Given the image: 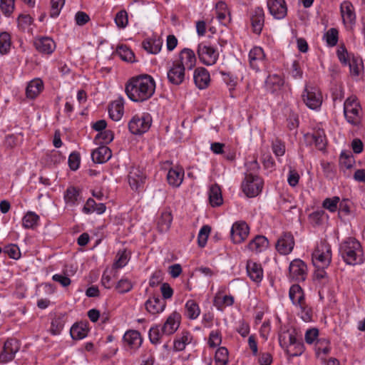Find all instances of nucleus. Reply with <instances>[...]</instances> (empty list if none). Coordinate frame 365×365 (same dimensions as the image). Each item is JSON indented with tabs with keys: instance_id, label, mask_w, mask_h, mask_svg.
Returning a JSON list of instances; mask_svg holds the SVG:
<instances>
[{
	"instance_id": "50",
	"label": "nucleus",
	"mask_w": 365,
	"mask_h": 365,
	"mask_svg": "<svg viewBox=\"0 0 365 365\" xmlns=\"http://www.w3.org/2000/svg\"><path fill=\"white\" fill-rule=\"evenodd\" d=\"M331 348L329 346V341L326 339H319L315 344L316 354L319 356L321 354L324 355L330 352Z\"/></svg>"
},
{
	"instance_id": "60",
	"label": "nucleus",
	"mask_w": 365,
	"mask_h": 365,
	"mask_svg": "<svg viewBox=\"0 0 365 365\" xmlns=\"http://www.w3.org/2000/svg\"><path fill=\"white\" fill-rule=\"evenodd\" d=\"M65 4V0H51V12L50 16L52 18L58 16L61 12L63 6Z\"/></svg>"
},
{
	"instance_id": "1",
	"label": "nucleus",
	"mask_w": 365,
	"mask_h": 365,
	"mask_svg": "<svg viewBox=\"0 0 365 365\" xmlns=\"http://www.w3.org/2000/svg\"><path fill=\"white\" fill-rule=\"evenodd\" d=\"M155 91V81L148 74L130 78L125 84V91L130 100L142 103L150 99Z\"/></svg>"
},
{
	"instance_id": "3",
	"label": "nucleus",
	"mask_w": 365,
	"mask_h": 365,
	"mask_svg": "<svg viewBox=\"0 0 365 365\" xmlns=\"http://www.w3.org/2000/svg\"><path fill=\"white\" fill-rule=\"evenodd\" d=\"M344 116L351 125H358L361 122V108L356 97H349L344 103Z\"/></svg>"
},
{
	"instance_id": "62",
	"label": "nucleus",
	"mask_w": 365,
	"mask_h": 365,
	"mask_svg": "<svg viewBox=\"0 0 365 365\" xmlns=\"http://www.w3.org/2000/svg\"><path fill=\"white\" fill-rule=\"evenodd\" d=\"M0 9L5 15H10L14 10V0H0Z\"/></svg>"
},
{
	"instance_id": "25",
	"label": "nucleus",
	"mask_w": 365,
	"mask_h": 365,
	"mask_svg": "<svg viewBox=\"0 0 365 365\" xmlns=\"http://www.w3.org/2000/svg\"><path fill=\"white\" fill-rule=\"evenodd\" d=\"M111 156L110 149L106 145L100 146L91 153L92 160L96 163H104L107 162Z\"/></svg>"
},
{
	"instance_id": "36",
	"label": "nucleus",
	"mask_w": 365,
	"mask_h": 365,
	"mask_svg": "<svg viewBox=\"0 0 365 365\" xmlns=\"http://www.w3.org/2000/svg\"><path fill=\"white\" fill-rule=\"evenodd\" d=\"M265 85L268 90L274 92L279 90L284 85V80L277 74L269 75L266 79Z\"/></svg>"
},
{
	"instance_id": "8",
	"label": "nucleus",
	"mask_w": 365,
	"mask_h": 365,
	"mask_svg": "<svg viewBox=\"0 0 365 365\" xmlns=\"http://www.w3.org/2000/svg\"><path fill=\"white\" fill-rule=\"evenodd\" d=\"M286 334L288 335V342L284 341V344L286 346L287 354L291 357L301 356L304 351L303 342L297 339L294 331L284 333V339L286 338Z\"/></svg>"
},
{
	"instance_id": "7",
	"label": "nucleus",
	"mask_w": 365,
	"mask_h": 365,
	"mask_svg": "<svg viewBox=\"0 0 365 365\" xmlns=\"http://www.w3.org/2000/svg\"><path fill=\"white\" fill-rule=\"evenodd\" d=\"M197 53L200 61L206 66L214 65L218 58L219 53L212 46L201 43L197 46Z\"/></svg>"
},
{
	"instance_id": "22",
	"label": "nucleus",
	"mask_w": 365,
	"mask_h": 365,
	"mask_svg": "<svg viewBox=\"0 0 365 365\" xmlns=\"http://www.w3.org/2000/svg\"><path fill=\"white\" fill-rule=\"evenodd\" d=\"M193 78L194 82L198 88H206L209 86L210 81V73L203 67L197 68L194 71Z\"/></svg>"
},
{
	"instance_id": "28",
	"label": "nucleus",
	"mask_w": 365,
	"mask_h": 365,
	"mask_svg": "<svg viewBox=\"0 0 365 365\" xmlns=\"http://www.w3.org/2000/svg\"><path fill=\"white\" fill-rule=\"evenodd\" d=\"M143 47L148 53L156 54L161 50L163 40L160 38H148L143 41Z\"/></svg>"
},
{
	"instance_id": "33",
	"label": "nucleus",
	"mask_w": 365,
	"mask_h": 365,
	"mask_svg": "<svg viewBox=\"0 0 365 365\" xmlns=\"http://www.w3.org/2000/svg\"><path fill=\"white\" fill-rule=\"evenodd\" d=\"M247 272L248 276L254 282H260L262 279L263 271L260 264L249 261L247 264Z\"/></svg>"
},
{
	"instance_id": "63",
	"label": "nucleus",
	"mask_w": 365,
	"mask_h": 365,
	"mask_svg": "<svg viewBox=\"0 0 365 365\" xmlns=\"http://www.w3.org/2000/svg\"><path fill=\"white\" fill-rule=\"evenodd\" d=\"M272 148L273 153L275 154L277 157H280L284 155L285 153V145L279 139H276L272 142Z\"/></svg>"
},
{
	"instance_id": "46",
	"label": "nucleus",
	"mask_w": 365,
	"mask_h": 365,
	"mask_svg": "<svg viewBox=\"0 0 365 365\" xmlns=\"http://www.w3.org/2000/svg\"><path fill=\"white\" fill-rule=\"evenodd\" d=\"M347 65L349 66L351 74L355 76H358L364 68L362 60L359 57L352 56Z\"/></svg>"
},
{
	"instance_id": "38",
	"label": "nucleus",
	"mask_w": 365,
	"mask_h": 365,
	"mask_svg": "<svg viewBox=\"0 0 365 365\" xmlns=\"http://www.w3.org/2000/svg\"><path fill=\"white\" fill-rule=\"evenodd\" d=\"M66 321V316L64 314H61L56 316L51 322L50 332L53 335H58L63 330Z\"/></svg>"
},
{
	"instance_id": "29",
	"label": "nucleus",
	"mask_w": 365,
	"mask_h": 365,
	"mask_svg": "<svg viewBox=\"0 0 365 365\" xmlns=\"http://www.w3.org/2000/svg\"><path fill=\"white\" fill-rule=\"evenodd\" d=\"M269 245L267 239L262 235L256 236L247 245L249 250L256 253L265 250Z\"/></svg>"
},
{
	"instance_id": "52",
	"label": "nucleus",
	"mask_w": 365,
	"mask_h": 365,
	"mask_svg": "<svg viewBox=\"0 0 365 365\" xmlns=\"http://www.w3.org/2000/svg\"><path fill=\"white\" fill-rule=\"evenodd\" d=\"M210 232L211 227L209 225H204L201 227L197 236L199 247H204L206 245Z\"/></svg>"
},
{
	"instance_id": "57",
	"label": "nucleus",
	"mask_w": 365,
	"mask_h": 365,
	"mask_svg": "<svg viewBox=\"0 0 365 365\" xmlns=\"http://www.w3.org/2000/svg\"><path fill=\"white\" fill-rule=\"evenodd\" d=\"M10 36L6 32L0 34V53H6L10 48Z\"/></svg>"
},
{
	"instance_id": "61",
	"label": "nucleus",
	"mask_w": 365,
	"mask_h": 365,
	"mask_svg": "<svg viewBox=\"0 0 365 365\" xmlns=\"http://www.w3.org/2000/svg\"><path fill=\"white\" fill-rule=\"evenodd\" d=\"M115 22L119 28H125L128 23L127 12L125 10L118 12L115 18Z\"/></svg>"
},
{
	"instance_id": "11",
	"label": "nucleus",
	"mask_w": 365,
	"mask_h": 365,
	"mask_svg": "<svg viewBox=\"0 0 365 365\" xmlns=\"http://www.w3.org/2000/svg\"><path fill=\"white\" fill-rule=\"evenodd\" d=\"M20 348L18 341L15 339H7L4 344L3 350L0 353V362L7 363L14 359L15 354Z\"/></svg>"
},
{
	"instance_id": "20",
	"label": "nucleus",
	"mask_w": 365,
	"mask_h": 365,
	"mask_svg": "<svg viewBox=\"0 0 365 365\" xmlns=\"http://www.w3.org/2000/svg\"><path fill=\"white\" fill-rule=\"evenodd\" d=\"M34 45L38 52L43 54H51L56 48L55 42L49 37L36 38L34 41Z\"/></svg>"
},
{
	"instance_id": "16",
	"label": "nucleus",
	"mask_w": 365,
	"mask_h": 365,
	"mask_svg": "<svg viewBox=\"0 0 365 365\" xmlns=\"http://www.w3.org/2000/svg\"><path fill=\"white\" fill-rule=\"evenodd\" d=\"M174 62L185 69L192 70L195 66L196 57L192 49L185 48L180 52L179 59Z\"/></svg>"
},
{
	"instance_id": "35",
	"label": "nucleus",
	"mask_w": 365,
	"mask_h": 365,
	"mask_svg": "<svg viewBox=\"0 0 365 365\" xmlns=\"http://www.w3.org/2000/svg\"><path fill=\"white\" fill-rule=\"evenodd\" d=\"M88 332V329L86 324L76 323L73 324L70 330V334L73 339L79 340L85 338Z\"/></svg>"
},
{
	"instance_id": "48",
	"label": "nucleus",
	"mask_w": 365,
	"mask_h": 365,
	"mask_svg": "<svg viewBox=\"0 0 365 365\" xmlns=\"http://www.w3.org/2000/svg\"><path fill=\"white\" fill-rule=\"evenodd\" d=\"M38 220V215L33 212H29L22 219L23 226L26 229H32L37 225Z\"/></svg>"
},
{
	"instance_id": "15",
	"label": "nucleus",
	"mask_w": 365,
	"mask_h": 365,
	"mask_svg": "<svg viewBox=\"0 0 365 365\" xmlns=\"http://www.w3.org/2000/svg\"><path fill=\"white\" fill-rule=\"evenodd\" d=\"M250 21L252 31L256 34H261L264 24V12L262 7L257 6L251 10Z\"/></svg>"
},
{
	"instance_id": "5",
	"label": "nucleus",
	"mask_w": 365,
	"mask_h": 365,
	"mask_svg": "<svg viewBox=\"0 0 365 365\" xmlns=\"http://www.w3.org/2000/svg\"><path fill=\"white\" fill-rule=\"evenodd\" d=\"M331 260V246L325 242H322L312 253L313 263L317 267L326 268L329 265Z\"/></svg>"
},
{
	"instance_id": "18",
	"label": "nucleus",
	"mask_w": 365,
	"mask_h": 365,
	"mask_svg": "<svg viewBox=\"0 0 365 365\" xmlns=\"http://www.w3.org/2000/svg\"><path fill=\"white\" fill-rule=\"evenodd\" d=\"M185 68L173 62V66L168 71V79L173 85H180L185 80Z\"/></svg>"
},
{
	"instance_id": "12",
	"label": "nucleus",
	"mask_w": 365,
	"mask_h": 365,
	"mask_svg": "<svg viewBox=\"0 0 365 365\" xmlns=\"http://www.w3.org/2000/svg\"><path fill=\"white\" fill-rule=\"evenodd\" d=\"M294 246L293 235L289 232H284L279 237L276 243V250L280 255L289 254Z\"/></svg>"
},
{
	"instance_id": "27",
	"label": "nucleus",
	"mask_w": 365,
	"mask_h": 365,
	"mask_svg": "<svg viewBox=\"0 0 365 365\" xmlns=\"http://www.w3.org/2000/svg\"><path fill=\"white\" fill-rule=\"evenodd\" d=\"M215 10L217 17L222 24L227 25L230 22V13L227 5L224 1L217 2L215 6Z\"/></svg>"
},
{
	"instance_id": "32",
	"label": "nucleus",
	"mask_w": 365,
	"mask_h": 365,
	"mask_svg": "<svg viewBox=\"0 0 365 365\" xmlns=\"http://www.w3.org/2000/svg\"><path fill=\"white\" fill-rule=\"evenodd\" d=\"M289 297L294 306L302 304V303L305 302L304 291L299 284L291 286Z\"/></svg>"
},
{
	"instance_id": "6",
	"label": "nucleus",
	"mask_w": 365,
	"mask_h": 365,
	"mask_svg": "<svg viewBox=\"0 0 365 365\" xmlns=\"http://www.w3.org/2000/svg\"><path fill=\"white\" fill-rule=\"evenodd\" d=\"M151 125L148 115H134L128 123V129L133 135H141L147 132Z\"/></svg>"
},
{
	"instance_id": "23",
	"label": "nucleus",
	"mask_w": 365,
	"mask_h": 365,
	"mask_svg": "<svg viewBox=\"0 0 365 365\" xmlns=\"http://www.w3.org/2000/svg\"><path fill=\"white\" fill-rule=\"evenodd\" d=\"M165 301L160 299L159 297L150 298L145 303L146 310L152 314L162 312L165 309Z\"/></svg>"
},
{
	"instance_id": "17",
	"label": "nucleus",
	"mask_w": 365,
	"mask_h": 365,
	"mask_svg": "<svg viewBox=\"0 0 365 365\" xmlns=\"http://www.w3.org/2000/svg\"><path fill=\"white\" fill-rule=\"evenodd\" d=\"M181 321V315L173 312L167 318L166 321L162 327V333L165 335H171L174 334L180 327Z\"/></svg>"
},
{
	"instance_id": "54",
	"label": "nucleus",
	"mask_w": 365,
	"mask_h": 365,
	"mask_svg": "<svg viewBox=\"0 0 365 365\" xmlns=\"http://www.w3.org/2000/svg\"><path fill=\"white\" fill-rule=\"evenodd\" d=\"M340 198L339 197H333L332 198H326L322 203V207L328 210L331 212H334L338 209Z\"/></svg>"
},
{
	"instance_id": "40",
	"label": "nucleus",
	"mask_w": 365,
	"mask_h": 365,
	"mask_svg": "<svg viewBox=\"0 0 365 365\" xmlns=\"http://www.w3.org/2000/svg\"><path fill=\"white\" fill-rule=\"evenodd\" d=\"M173 221V216L170 211H164L158 221V228L160 232H167L171 225Z\"/></svg>"
},
{
	"instance_id": "30",
	"label": "nucleus",
	"mask_w": 365,
	"mask_h": 365,
	"mask_svg": "<svg viewBox=\"0 0 365 365\" xmlns=\"http://www.w3.org/2000/svg\"><path fill=\"white\" fill-rule=\"evenodd\" d=\"M184 170L182 168H171L167 175L168 183L175 187H179L182 184Z\"/></svg>"
},
{
	"instance_id": "14",
	"label": "nucleus",
	"mask_w": 365,
	"mask_h": 365,
	"mask_svg": "<svg viewBox=\"0 0 365 365\" xmlns=\"http://www.w3.org/2000/svg\"><path fill=\"white\" fill-rule=\"evenodd\" d=\"M250 228L245 222H237L233 224L230 235L234 243L238 244L243 242L249 235Z\"/></svg>"
},
{
	"instance_id": "58",
	"label": "nucleus",
	"mask_w": 365,
	"mask_h": 365,
	"mask_svg": "<svg viewBox=\"0 0 365 365\" xmlns=\"http://www.w3.org/2000/svg\"><path fill=\"white\" fill-rule=\"evenodd\" d=\"M163 334L162 329H160L158 326L151 327L148 334L150 342L153 344L160 343Z\"/></svg>"
},
{
	"instance_id": "56",
	"label": "nucleus",
	"mask_w": 365,
	"mask_h": 365,
	"mask_svg": "<svg viewBox=\"0 0 365 365\" xmlns=\"http://www.w3.org/2000/svg\"><path fill=\"white\" fill-rule=\"evenodd\" d=\"M113 133L110 130H105L97 134L95 140L99 143L108 144L113 140Z\"/></svg>"
},
{
	"instance_id": "44",
	"label": "nucleus",
	"mask_w": 365,
	"mask_h": 365,
	"mask_svg": "<svg viewBox=\"0 0 365 365\" xmlns=\"http://www.w3.org/2000/svg\"><path fill=\"white\" fill-rule=\"evenodd\" d=\"M128 256L125 253V251L123 252H118L116 256V259L115 262L113 264L112 270L111 272H113V277H117V272L118 269L120 268H122L125 267L128 263Z\"/></svg>"
},
{
	"instance_id": "24",
	"label": "nucleus",
	"mask_w": 365,
	"mask_h": 365,
	"mask_svg": "<svg viewBox=\"0 0 365 365\" xmlns=\"http://www.w3.org/2000/svg\"><path fill=\"white\" fill-rule=\"evenodd\" d=\"M342 19L344 24H353L355 23L356 14L352 4L344 1L340 6Z\"/></svg>"
},
{
	"instance_id": "31",
	"label": "nucleus",
	"mask_w": 365,
	"mask_h": 365,
	"mask_svg": "<svg viewBox=\"0 0 365 365\" xmlns=\"http://www.w3.org/2000/svg\"><path fill=\"white\" fill-rule=\"evenodd\" d=\"M43 83L39 78H36L29 82L28 84L26 93L29 98H35L43 90Z\"/></svg>"
},
{
	"instance_id": "59",
	"label": "nucleus",
	"mask_w": 365,
	"mask_h": 365,
	"mask_svg": "<svg viewBox=\"0 0 365 365\" xmlns=\"http://www.w3.org/2000/svg\"><path fill=\"white\" fill-rule=\"evenodd\" d=\"M216 362L226 365L228 362V350L225 347H220L215 355Z\"/></svg>"
},
{
	"instance_id": "2",
	"label": "nucleus",
	"mask_w": 365,
	"mask_h": 365,
	"mask_svg": "<svg viewBox=\"0 0 365 365\" xmlns=\"http://www.w3.org/2000/svg\"><path fill=\"white\" fill-rule=\"evenodd\" d=\"M340 252L348 264H360L364 261L362 247L355 238L351 237L343 242L340 245Z\"/></svg>"
},
{
	"instance_id": "49",
	"label": "nucleus",
	"mask_w": 365,
	"mask_h": 365,
	"mask_svg": "<svg viewBox=\"0 0 365 365\" xmlns=\"http://www.w3.org/2000/svg\"><path fill=\"white\" fill-rule=\"evenodd\" d=\"M339 163L341 167L350 169L355 163V160L350 151H342L340 155Z\"/></svg>"
},
{
	"instance_id": "13",
	"label": "nucleus",
	"mask_w": 365,
	"mask_h": 365,
	"mask_svg": "<svg viewBox=\"0 0 365 365\" xmlns=\"http://www.w3.org/2000/svg\"><path fill=\"white\" fill-rule=\"evenodd\" d=\"M267 8L270 14L276 19H284L287 14L285 0H267Z\"/></svg>"
},
{
	"instance_id": "10",
	"label": "nucleus",
	"mask_w": 365,
	"mask_h": 365,
	"mask_svg": "<svg viewBox=\"0 0 365 365\" xmlns=\"http://www.w3.org/2000/svg\"><path fill=\"white\" fill-rule=\"evenodd\" d=\"M289 277L295 281H304L307 274L306 264L299 259L292 260L289 267Z\"/></svg>"
},
{
	"instance_id": "19",
	"label": "nucleus",
	"mask_w": 365,
	"mask_h": 365,
	"mask_svg": "<svg viewBox=\"0 0 365 365\" xmlns=\"http://www.w3.org/2000/svg\"><path fill=\"white\" fill-rule=\"evenodd\" d=\"M145 175L139 168H132L128 174V182L133 190H138L145 183Z\"/></svg>"
},
{
	"instance_id": "53",
	"label": "nucleus",
	"mask_w": 365,
	"mask_h": 365,
	"mask_svg": "<svg viewBox=\"0 0 365 365\" xmlns=\"http://www.w3.org/2000/svg\"><path fill=\"white\" fill-rule=\"evenodd\" d=\"M133 287V282L127 278H122L120 279L116 286L115 289L120 294H125L130 292Z\"/></svg>"
},
{
	"instance_id": "37",
	"label": "nucleus",
	"mask_w": 365,
	"mask_h": 365,
	"mask_svg": "<svg viewBox=\"0 0 365 365\" xmlns=\"http://www.w3.org/2000/svg\"><path fill=\"white\" fill-rule=\"evenodd\" d=\"M110 118L115 120H119L123 115V104L120 101H113L108 108Z\"/></svg>"
},
{
	"instance_id": "9",
	"label": "nucleus",
	"mask_w": 365,
	"mask_h": 365,
	"mask_svg": "<svg viewBox=\"0 0 365 365\" xmlns=\"http://www.w3.org/2000/svg\"><path fill=\"white\" fill-rule=\"evenodd\" d=\"M302 98L305 104L313 110L320 107L322 103V94L319 89L314 87H306Z\"/></svg>"
},
{
	"instance_id": "45",
	"label": "nucleus",
	"mask_w": 365,
	"mask_h": 365,
	"mask_svg": "<svg viewBox=\"0 0 365 365\" xmlns=\"http://www.w3.org/2000/svg\"><path fill=\"white\" fill-rule=\"evenodd\" d=\"M116 52L123 61L129 63H133L135 61L134 53L125 45L118 46L117 47Z\"/></svg>"
},
{
	"instance_id": "43",
	"label": "nucleus",
	"mask_w": 365,
	"mask_h": 365,
	"mask_svg": "<svg viewBox=\"0 0 365 365\" xmlns=\"http://www.w3.org/2000/svg\"><path fill=\"white\" fill-rule=\"evenodd\" d=\"M185 315L190 319H195L200 314V309L195 300H188L185 306Z\"/></svg>"
},
{
	"instance_id": "41",
	"label": "nucleus",
	"mask_w": 365,
	"mask_h": 365,
	"mask_svg": "<svg viewBox=\"0 0 365 365\" xmlns=\"http://www.w3.org/2000/svg\"><path fill=\"white\" fill-rule=\"evenodd\" d=\"M311 137L318 150H325L327 146V138L324 130L318 129L314 130Z\"/></svg>"
},
{
	"instance_id": "39",
	"label": "nucleus",
	"mask_w": 365,
	"mask_h": 365,
	"mask_svg": "<svg viewBox=\"0 0 365 365\" xmlns=\"http://www.w3.org/2000/svg\"><path fill=\"white\" fill-rule=\"evenodd\" d=\"M192 339V334L189 331H182L181 336L174 341V350L180 351L185 349L187 344H189Z\"/></svg>"
},
{
	"instance_id": "64",
	"label": "nucleus",
	"mask_w": 365,
	"mask_h": 365,
	"mask_svg": "<svg viewBox=\"0 0 365 365\" xmlns=\"http://www.w3.org/2000/svg\"><path fill=\"white\" fill-rule=\"evenodd\" d=\"M4 252L6 253L10 258L18 259L21 257V252L16 245H10L4 248Z\"/></svg>"
},
{
	"instance_id": "42",
	"label": "nucleus",
	"mask_w": 365,
	"mask_h": 365,
	"mask_svg": "<svg viewBox=\"0 0 365 365\" xmlns=\"http://www.w3.org/2000/svg\"><path fill=\"white\" fill-rule=\"evenodd\" d=\"M80 190L76 187H68L64 193V200L66 204L74 205L80 197Z\"/></svg>"
},
{
	"instance_id": "47",
	"label": "nucleus",
	"mask_w": 365,
	"mask_h": 365,
	"mask_svg": "<svg viewBox=\"0 0 365 365\" xmlns=\"http://www.w3.org/2000/svg\"><path fill=\"white\" fill-rule=\"evenodd\" d=\"M234 303V298L231 295L221 296L220 293L217 294L214 299V304L219 309H222L225 306H231Z\"/></svg>"
},
{
	"instance_id": "21",
	"label": "nucleus",
	"mask_w": 365,
	"mask_h": 365,
	"mask_svg": "<svg viewBox=\"0 0 365 365\" xmlns=\"http://www.w3.org/2000/svg\"><path fill=\"white\" fill-rule=\"evenodd\" d=\"M264 58L265 55L261 47H254L249 53L250 65L252 69L257 71L264 64Z\"/></svg>"
},
{
	"instance_id": "51",
	"label": "nucleus",
	"mask_w": 365,
	"mask_h": 365,
	"mask_svg": "<svg viewBox=\"0 0 365 365\" xmlns=\"http://www.w3.org/2000/svg\"><path fill=\"white\" fill-rule=\"evenodd\" d=\"M296 307L299 309L298 314L300 316L303 321L308 322L312 320V308L307 304L306 302Z\"/></svg>"
},
{
	"instance_id": "4",
	"label": "nucleus",
	"mask_w": 365,
	"mask_h": 365,
	"mask_svg": "<svg viewBox=\"0 0 365 365\" xmlns=\"http://www.w3.org/2000/svg\"><path fill=\"white\" fill-rule=\"evenodd\" d=\"M263 185L264 181L262 178L252 173H247L242 183V189L247 197H253L262 192Z\"/></svg>"
},
{
	"instance_id": "55",
	"label": "nucleus",
	"mask_w": 365,
	"mask_h": 365,
	"mask_svg": "<svg viewBox=\"0 0 365 365\" xmlns=\"http://www.w3.org/2000/svg\"><path fill=\"white\" fill-rule=\"evenodd\" d=\"M338 31L335 28L329 29L324 34V38L329 46H334L338 42Z\"/></svg>"
},
{
	"instance_id": "26",
	"label": "nucleus",
	"mask_w": 365,
	"mask_h": 365,
	"mask_svg": "<svg viewBox=\"0 0 365 365\" xmlns=\"http://www.w3.org/2000/svg\"><path fill=\"white\" fill-rule=\"evenodd\" d=\"M123 341L131 349H138L141 346L143 339L139 331L129 330L123 336Z\"/></svg>"
},
{
	"instance_id": "34",
	"label": "nucleus",
	"mask_w": 365,
	"mask_h": 365,
	"mask_svg": "<svg viewBox=\"0 0 365 365\" xmlns=\"http://www.w3.org/2000/svg\"><path fill=\"white\" fill-rule=\"evenodd\" d=\"M209 200L212 207L220 206L223 202L222 192L220 186L217 184L212 185L209 191Z\"/></svg>"
}]
</instances>
